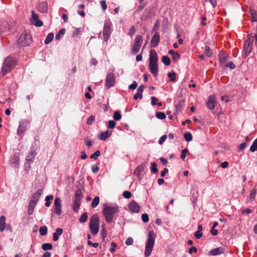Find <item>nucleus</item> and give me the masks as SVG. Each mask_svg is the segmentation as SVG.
I'll list each match as a JSON object with an SVG mask.
<instances>
[{"label": "nucleus", "instance_id": "f704fd0d", "mask_svg": "<svg viewBox=\"0 0 257 257\" xmlns=\"http://www.w3.org/2000/svg\"><path fill=\"white\" fill-rule=\"evenodd\" d=\"M53 199V196L52 195H50L47 196L46 197V198H45V201H46L45 206L46 207L50 206V205L51 204V202L50 201L52 200Z\"/></svg>", "mask_w": 257, "mask_h": 257}, {"label": "nucleus", "instance_id": "2eb2a0df", "mask_svg": "<svg viewBox=\"0 0 257 257\" xmlns=\"http://www.w3.org/2000/svg\"><path fill=\"white\" fill-rule=\"evenodd\" d=\"M55 206V212L58 215H60L61 214V200L60 198L57 197L55 198L54 201Z\"/></svg>", "mask_w": 257, "mask_h": 257}, {"label": "nucleus", "instance_id": "39448f33", "mask_svg": "<svg viewBox=\"0 0 257 257\" xmlns=\"http://www.w3.org/2000/svg\"><path fill=\"white\" fill-rule=\"evenodd\" d=\"M89 228L91 234L96 235L99 229V220L98 216L94 214L90 218Z\"/></svg>", "mask_w": 257, "mask_h": 257}, {"label": "nucleus", "instance_id": "20e7f679", "mask_svg": "<svg viewBox=\"0 0 257 257\" xmlns=\"http://www.w3.org/2000/svg\"><path fill=\"white\" fill-rule=\"evenodd\" d=\"M16 65V60L14 58L9 57L6 58L4 61L1 74L2 76H5L14 69Z\"/></svg>", "mask_w": 257, "mask_h": 257}, {"label": "nucleus", "instance_id": "72a5a7b5", "mask_svg": "<svg viewBox=\"0 0 257 257\" xmlns=\"http://www.w3.org/2000/svg\"><path fill=\"white\" fill-rule=\"evenodd\" d=\"M65 31H66V30L65 29H61V30H60L58 33V34H57L55 36L56 39L57 40H60L61 36L65 34Z\"/></svg>", "mask_w": 257, "mask_h": 257}, {"label": "nucleus", "instance_id": "f257e3e1", "mask_svg": "<svg viewBox=\"0 0 257 257\" xmlns=\"http://www.w3.org/2000/svg\"><path fill=\"white\" fill-rule=\"evenodd\" d=\"M118 211V206L117 205H108L104 204L102 212L107 223L112 222L114 215Z\"/></svg>", "mask_w": 257, "mask_h": 257}, {"label": "nucleus", "instance_id": "ddd939ff", "mask_svg": "<svg viewBox=\"0 0 257 257\" xmlns=\"http://www.w3.org/2000/svg\"><path fill=\"white\" fill-rule=\"evenodd\" d=\"M216 103V99L214 96L211 95L208 97L206 102L207 108L210 110L214 109Z\"/></svg>", "mask_w": 257, "mask_h": 257}, {"label": "nucleus", "instance_id": "338daca9", "mask_svg": "<svg viewBox=\"0 0 257 257\" xmlns=\"http://www.w3.org/2000/svg\"><path fill=\"white\" fill-rule=\"evenodd\" d=\"M138 98L141 99L143 98V94L137 92L134 96V99L137 100Z\"/></svg>", "mask_w": 257, "mask_h": 257}, {"label": "nucleus", "instance_id": "ea45409f", "mask_svg": "<svg viewBox=\"0 0 257 257\" xmlns=\"http://www.w3.org/2000/svg\"><path fill=\"white\" fill-rule=\"evenodd\" d=\"M87 218H88L87 214L86 212H84L81 215L79 220L80 222H81V223H84L87 221Z\"/></svg>", "mask_w": 257, "mask_h": 257}, {"label": "nucleus", "instance_id": "603ef678", "mask_svg": "<svg viewBox=\"0 0 257 257\" xmlns=\"http://www.w3.org/2000/svg\"><path fill=\"white\" fill-rule=\"evenodd\" d=\"M142 219L143 222L147 223L149 220V215L147 213H144L142 215Z\"/></svg>", "mask_w": 257, "mask_h": 257}, {"label": "nucleus", "instance_id": "7c9ffc66", "mask_svg": "<svg viewBox=\"0 0 257 257\" xmlns=\"http://www.w3.org/2000/svg\"><path fill=\"white\" fill-rule=\"evenodd\" d=\"M5 220H6V218L4 216H2L0 217V231L1 232L3 231L5 229Z\"/></svg>", "mask_w": 257, "mask_h": 257}, {"label": "nucleus", "instance_id": "423d86ee", "mask_svg": "<svg viewBox=\"0 0 257 257\" xmlns=\"http://www.w3.org/2000/svg\"><path fill=\"white\" fill-rule=\"evenodd\" d=\"M17 42L18 45L21 47L28 46L32 42L31 36L28 33H22Z\"/></svg>", "mask_w": 257, "mask_h": 257}, {"label": "nucleus", "instance_id": "69168bd1", "mask_svg": "<svg viewBox=\"0 0 257 257\" xmlns=\"http://www.w3.org/2000/svg\"><path fill=\"white\" fill-rule=\"evenodd\" d=\"M101 7L103 11H105L107 9V5L105 1H102L100 2Z\"/></svg>", "mask_w": 257, "mask_h": 257}, {"label": "nucleus", "instance_id": "a211bd4d", "mask_svg": "<svg viewBox=\"0 0 257 257\" xmlns=\"http://www.w3.org/2000/svg\"><path fill=\"white\" fill-rule=\"evenodd\" d=\"M37 8L38 11L41 13H47L48 12V4L46 2L40 3Z\"/></svg>", "mask_w": 257, "mask_h": 257}, {"label": "nucleus", "instance_id": "680f3d73", "mask_svg": "<svg viewBox=\"0 0 257 257\" xmlns=\"http://www.w3.org/2000/svg\"><path fill=\"white\" fill-rule=\"evenodd\" d=\"M194 236L197 239H199L202 236V233L201 231H197L194 233Z\"/></svg>", "mask_w": 257, "mask_h": 257}, {"label": "nucleus", "instance_id": "58836bf2", "mask_svg": "<svg viewBox=\"0 0 257 257\" xmlns=\"http://www.w3.org/2000/svg\"><path fill=\"white\" fill-rule=\"evenodd\" d=\"M184 138L185 140L188 142L191 141L193 139L191 134L189 132L185 133L184 134Z\"/></svg>", "mask_w": 257, "mask_h": 257}, {"label": "nucleus", "instance_id": "f03ea898", "mask_svg": "<svg viewBox=\"0 0 257 257\" xmlns=\"http://www.w3.org/2000/svg\"><path fill=\"white\" fill-rule=\"evenodd\" d=\"M158 57L155 50H151L149 57V69L151 72L156 77L158 74Z\"/></svg>", "mask_w": 257, "mask_h": 257}, {"label": "nucleus", "instance_id": "6e6552de", "mask_svg": "<svg viewBox=\"0 0 257 257\" xmlns=\"http://www.w3.org/2000/svg\"><path fill=\"white\" fill-rule=\"evenodd\" d=\"M82 198V195L80 191H77L75 192L74 199L72 205L73 210L75 212H77L79 209L81 199Z\"/></svg>", "mask_w": 257, "mask_h": 257}, {"label": "nucleus", "instance_id": "b1692460", "mask_svg": "<svg viewBox=\"0 0 257 257\" xmlns=\"http://www.w3.org/2000/svg\"><path fill=\"white\" fill-rule=\"evenodd\" d=\"M20 161V158L16 155H14L10 158V162L11 165H13V167H16L19 165Z\"/></svg>", "mask_w": 257, "mask_h": 257}, {"label": "nucleus", "instance_id": "0e129e2a", "mask_svg": "<svg viewBox=\"0 0 257 257\" xmlns=\"http://www.w3.org/2000/svg\"><path fill=\"white\" fill-rule=\"evenodd\" d=\"M133 239L132 237H130L126 239L125 241V244L127 245H130L133 244Z\"/></svg>", "mask_w": 257, "mask_h": 257}, {"label": "nucleus", "instance_id": "bf43d9fd", "mask_svg": "<svg viewBox=\"0 0 257 257\" xmlns=\"http://www.w3.org/2000/svg\"><path fill=\"white\" fill-rule=\"evenodd\" d=\"M167 138V136L166 135H164L162 136L160 138V139L159 141V144L160 145H162L164 143V142L166 141Z\"/></svg>", "mask_w": 257, "mask_h": 257}, {"label": "nucleus", "instance_id": "f3484780", "mask_svg": "<svg viewBox=\"0 0 257 257\" xmlns=\"http://www.w3.org/2000/svg\"><path fill=\"white\" fill-rule=\"evenodd\" d=\"M128 208L130 210L134 213L139 212L140 209V206L137 202L134 200H132L128 205Z\"/></svg>", "mask_w": 257, "mask_h": 257}, {"label": "nucleus", "instance_id": "412c9836", "mask_svg": "<svg viewBox=\"0 0 257 257\" xmlns=\"http://www.w3.org/2000/svg\"><path fill=\"white\" fill-rule=\"evenodd\" d=\"M42 193L43 190L42 189H39L37 190L35 193L33 194L30 201H33L34 203L37 204Z\"/></svg>", "mask_w": 257, "mask_h": 257}, {"label": "nucleus", "instance_id": "e433bc0d", "mask_svg": "<svg viewBox=\"0 0 257 257\" xmlns=\"http://www.w3.org/2000/svg\"><path fill=\"white\" fill-rule=\"evenodd\" d=\"M42 248L44 250H51L53 248V246L51 243H45L42 245Z\"/></svg>", "mask_w": 257, "mask_h": 257}, {"label": "nucleus", "instance_id": "a19ab883", "mask_svg": "<svg viewBox=\"0 0 257 257\" xmlns=\"http://www.w3.org/2000/svg\"><path fill=\"white\" fill-rule=\"evenodd\" d=\"M39 231L41 235H46L47 233V227L46 226H41L40 228Z\"/></svg>", "mask_w": 257, "mask_h": 257}, {"label": "nucleus", "instance_id": "bb28decb", "mask_svg": "<svg viewBox=\"0 0 257 257\" xmlns=\"http://www.w3.org/2000/svg\"><path fill=\"white\" fill-rule=\"evenodd\" d=\"M111 134H112L111 131H106L104 132H102V133H101V134L100 135V139L101 140L104 141L106 139H107L108 138L110 137V136L111 135Z\"/></svg>", "mask_w": 257, "mask_h": 257}, {"label": "nucleus", "instance_id": "4c0bfd02", "mask_svg": "<svg viewBox=\"0 0 257 257\" xmlns=\"http://www.w3.org/2000/svg\"><path fill=\"white\" fill-rule=\"evenodd\" d=\"M99 198L98 196L94 197L93 199L92 202L91 203V207L92 208L96 207L99 204Z\"/></svg>", "mask_w": 257, "mask_h": 257}, {"label": "nucleus", "instance_id": "a878e982", "mask_svg": "<svg viewBox=\"0 0 257 257\" xmlns=\"http://www.w3.org/2000/svg\"><path fill=\"white\" fill-rule=\"evenodd\" d=\"M145 166L143 165H141L138 166L134 171V174L137 176L138 178L140 177L141 174L144 170Z\"/></svg>", "mask_w": 257, "mask_h": 257}, {"label": "nucleus", "instance_id": "7ed1b4c3", "mask_svg": "<svg viewBox=\"0 0 257 257\" xmlns=\"http://www.w3.org/2000/svg\"><path fill=\"white\" fill-rule=\"evenodd\" d=\"M156 236V235L154 231L149 232L144 252L145 257H149L150 255L155 244Z\"/></svg>", "mask_w": 257, "mask_h": 257}, {"label": "nucleus", "instance_id": "c85d7f7f", "mask_svg": "<svg viewBox=\"0 0 257 257\" xmlns=\"http://www.w3.org/2000/svg\"><path fill=\"white\" fill-rule=\"evenodd\" d=\"M249 13L251 17L252 22H257V12L255 10L250 9H249Z\"/></svg>", "mask_w": 257, "mask_h": 257}, {"label": "nucleus", "instance_id": "1a4fd4ad", "mask_svg": "<svg viewBox=\"0 0 257 257\" xmlns=\"http://www.w3.org/2000/svg\"><path fill=\"white\" fill-rule=\"evenodd\" d=\"M111 23L109 21H105L104 22L103 30V38L105 42H107L111 33Z\"/></svg>", "mask_w": 257, "mask_h": 257}, {"label": "nucleus", "instance_id": "79ce46f5", "mask_svg": "<svg viewBox=\"0 0 257 257\" xmlns=\"http://www.w3.org/2000/svg\"><path fill=\"white\" fill-rule=\"evenodd\" d=\"M121 114L118 111H116L114 112L113 117L115 120H119L121 118Z\"/></svg>", "mask_w": 257, "mask_h": 257}, {"label": "nucleus", "instance_id": "2f4dec72", "mask_svg": "<svg viewBox=\"0 0 257 257\" xmlns=\"http://www.w3.org/2000/svg\"><path fill=\"white\" fill-rule=\"evenodd\" d=\"M162 61L166 66L170 65L171 63L170 59L167 56H163L162 58Z\"/></svg>", "mask_w": 257, "mask_h": 257}, {"label": "nucleus", "instance_id": "aec40b11", "mask_svg": "<svg viewBox=\"0 0 257 257\" xmlns=\"http://www.w3.org/2000/svg\"><path fill=\"white\" fill-rule=\"evenodd\" d=\"M228 59L229 56L227 53L224 52H221L220 53L219 62L222 67H223L224 65L226 63V62L228 60Z\"/></svg>", "mask_w": 257, "mask_h": 257}, {"label": "nucleus", "instance_id": "c9c22d12", "mask_svg": "<svg viewBox=\"0 0 257 257\" xmlns=\"http://www.w3.org/2000/svg\"><path fill=\"white\" fill-rule=\"evenodd\" d=\"M249 150L251 152L257 151V138L253 141L252 144L250 147Z\"/></svg>", "mask_w": 257, "mask_h": 257}, {"label": "nucleus", "instance_id": "dca6fc26", "mask_svg": "<svg viewBox=\"0 0 257 257\" xmlns=\"http://www.w3.org/2000/svg\"><path fill=\"white\" fill-rule=\"evenodd\" d=\"M10 25L6 21L0 22V34L3 33L8 32L10 31Z\"/></svg>", "mask_w": 257, "mask_h": 257}, {"label": "nucleus", "instance_id": "864d4df0", "mask_svg": "<svg viewBox=\"0 0 257 257\" xmlns=\"http://www.w3.org/2000/svg\"><path fill=\"white\" fill-rule=\"evenodd\" d=\"M122 195L125 198L129 199L132 196V193L130 191H125L123 192Z\"/></svg>", "mask_w": 257, "mask_h": 257}, {"label": "nucleus", "instance_id": "6e6d98bb", "mask_svg": "<svg viewBox=\"0 0 257 257\" xmlns=\"http://www.w3.org/2000/svg\"><path fill=\"white\" fill-rule=\"evenodd\" d=\"M101 238L103 241H105V237L106 236V231L104 227H102L101 230Z\"/></svg>", "mask_w": 257, "mask_h": 257}, {"label": "nucleus", "instance_id": "052dcab7", "mask_svg": "<svg viewBox=\"0 0 257 257\" xmlns=\"http://www.w3.org/2000/svg\"><path fill=\"white\" fill-rule=\"evenodd\" d=\"M108 127L110 128H113L115 127L116 123L114 120H110L108 121Z\"/></svg>", "mask_w": 257, "mask_h": 257}, {"label": "nucleus", "instance_id": "0eeeda50", "mask_svg": "<svg viewBox=\"0 0 257 257\" xmlns=\"http://www.w3.org/2000/svg\"><path fill=\"white\" fill-rule=\"evenodd\" d=\"M142 43V37L140 35L136 36L131 49V54L132 55H136L139 52Z\"/></svg>", "mask_w": 257, "mask_h": 257}, {"label": "nucleus", "instance_id": "9d476101", "mask_svg": "<svg viewBox=\"0 0 257 257\" xmlns=\"http://www.w3.org/2000/svg\"><path fill=\"white\" fill-rule=\"evenodd\" d=\"M115 83V79L114 77V75L110 73H108L105 79V86L107 88H110V87L113 86Z\"/></svg>", "mask_w": 257, "mask_h": 257}, {"label": "nucleus", "instance_id": "393cba45", "mask_svg": "<svg viewBox=\"0 0 257 257\" xmlns=\"http://www.w3.org/2000/svg\"><path fill=\"white\" fill-rule=\"evenodd\" d=\"M168 53L171 55L172 56V59L174 61H177L178 60L180 59L181 56L179 53L177 52H175L172 50L169 51Z\"/></svg>", "mask_w": 257, "mask_h": 257}, {"label": "nucleus", "instance_id": "c756f323", "mask_svg": "<svg viewBox=\"0 0 257 257\" xmlns=\"http://www.w3.org/2000/svg\"><path fill=\"white\" fill-rule=\"evenodd\" d=\"M53 38H54V34L53 33H49L45 40V43L46 44H49L52 41V40H53Z\"/></svg>", "mask_w": 257, "mask_h": 257}, {"label": "nucleus", "instance_id": "de8ad7c7", "mask_svg": "<svg viewBox=\"0 0 257 257\" xmlns=\"http://www.w3.org/2000/svg\"><path fill=\"white\" fill-rule=\"evenodd\" d=\"M223 67H229L231 69H234L236 67L235 65L231 61L226 63Z\"/></svg>", "mask_w": 257, "mask_h": 257}, {"label": "nucleus", "instance_id": "cd10ccee", "mask_svg": "<svg viewBox=\"0 0 257 257\" xmlns=\"http://www.w3.org/2000/svg\"><path fill=\"white\" fill-rule=\"evenodd\" d=\"M36 204L34 203L33 201H30L28 209V214L29 215H31L33 214L34 212V208L36 206Z\"/></svg>", "mask_w": 257, "mask_h": 257}, {"label": "nucleus", "instance_id": "4d7b16f0", "mask_svg": "<svg viewBox=\"0 0 257 257\" xmlns=\"http://www.w3.org/2000/svg\"><path fill=\"white\" fill-rule=\"evenodd\" d=\"M95 120V117L93 115H91L87 119V124L90 125Z\"/></svg>", "mask_w": 257, "mask_h": 257}, {"label": "nucleus", "instance_id": "6ab92c4d", "mask_svg": "<svg viewBox=\"0 0 257 257\" xmlns=\"http://www.w3.org/2000/svg\"><path fill=\"white\" fill-rule=\"evenodd\" d=\"M224 252L225 248L219 247L211 250L209 252V254L210 255L215 256L223 253Z\"/></svg>", "mask_w": 257, "mask_h": 257}, {"label": "nucleus", "instance_id": "8fccbe9b", "mask_svg": "<svg viewBox=\"0 0 257 257\" xmlns=\"http://www.w3.org/2000/svg\"><path fill=\"white\" fill-rule=\"evenodd\" d=\"M256 194V190L255 188H253L249 194V198L250 199H254Z\"/></svg>", "mask_w": 257, "mask_h": 257}, {"label": "nucleus", "instance_id": "4468645a", "mask_svg": "<svg viewBox=\"0 0 257 257\" xmlns=\"http://www.w3.org/2000/svg\"><path fill=\"white\" fill-rule=\"evenodd\" d=\"M252 47V42L248 38L244 43L243 49L245 54L247 56L251 51Z\"/></svg>", "mask_w": 257, "mask_h": 257}, {"label": "nucleus", "instance_id": "e2e57ef3", "mask_svg": "<svg viewBox=\"0 0 257 257\" xmlns=\"http://www.w3.org/2000/svg\"><path fill=\"white\" fill-rule=\"evenodd\" d=\"M151 103L153 105H157L158 99L155 96L151 97Z\"/></svg>", "mask_w": 257, "mask_h": 257}, {"label": "nucleus", "instance_id": "a18cd8bd", "mask_svg": "<svg viewBox=\"0 0 257 257\" xmlns=\"http://www.w3.org/2000/svg\"><path fill=\"white\" fill-rule=\"evenodd\" d=\"M151 170L154 173H157L158 172V169L157 168V164L155 162L151 163Z\"/></svg>", "mask_w": 257, "mask_h": 257}, {"label": "nucleus", "instance_id": "49530a36", "mask_svg": "<svg viewBox=\"0 0 257 257\" xmlns=\"http://www.w3.org/2000/svg\"><path fill=\"white\" fill-rule=\"evenodd\" d=\"M100 152L99 150H97L90 156V158L97 160L98 157L100 156Z\"/></svg>", "mask_w": 257, "mask_h": 257}, {"label": "nucleus", "instance_id": "09e8293b", "mask_svg": "<svg viewBox=\"0 0 257 257\" xmlns=\"http://www.w3.org/2000/svg\"><path fill=\"white\" fill-rule=\"evenodd\" d=\"M185 104V100L184 99H181L178 102V104L176 105V107L177 109H181V108Z\"/></svg>", "mask_w": 257, "mask_h": 257}, {"label": "nucleus", "instance_id": "c03bdc74", "mask_svg": "<svg viewBox=\"0 0 257 257\" xmlns=\"http://www.w3.org/2000/svg\"><path fill=\"white\" fill-rule=\"evenodd\" d=\"M168 76L171 81H175L176 80V73L174 72H169L168 73Z\"/></svg>", "mask_w": 257, "mask_h": 257}, {"label": "nucleus", "instance_id": "5fc2aeb1", "mask_svg": "<svg viewBox=\"0 0 257 257\" xmlns=\"http://www.w3.org/2000/svg\"><path fill=\"white\" fill-rule=\"evenodd\" d=\"M205 53L208 57H211L212 53L210 51V49L209 46H206L205 48Z\"/></svg>", "mask_w": 257, "mask_h": 257}, {"label": "nucleus", "instance_id": "13d9d810", "mask_svg": "<svg viewBox=\"0 0 257 257\" xmlns=\"http://www.w3.org/2000/svg\"><path fill=\"white\" fill-rule=\"evenodd\" d=\"M111 247L110 248L109 251L111 252H113L116 250V247H117V244L115 242H112L111 243Z\"/></svg>", "mask_w": 257, "mask_h": 257}, {"label": "nucleus", "instance_id": "4be33fe9", "mask_svg": "<svg viewBox=\"0 0 257 257\" xmlns=\"http://www.w3.org/2000/svg\"><path fill=\"white\" fill-rule=\"evenodd\" d=\"M160 35L158 33H156L152 37L151 41V46L153 47H157L160 42Z\"/></svg>", "mask_w": 257, "mask_h": 257}, {"label": "nucleus", "instance_id": "9b49d317", "mask_svg": "<svg viewBox=\"0 0 257 257\" xmlns=\"http://www.w3.org/2000/svg\"><path fill=\"white\" fill-rule=\"evenodd\" d=\"M32 17L31 18V22L36 27H41L43 26V22L39 19V16L36 14L34 11H32Z\"/></svg>", "mask_w": 257, "mask_h": 257}, {"label": "nucleus", "instance_id": "5701e85b", "mask_svg": "<svg viewBox=\"0 0 257 257\" xmlns=\"http://www.w3.org/2000/svg\"><path fill=\"white\" fill-rule=\"evenodd\" d=\"M63 229L61 228H58L56 229V231L53 233V239L54 241H57L59 238V236L61 235L63 233Z\"/></svg>", "mask_w": 257, "mask_h": 257}, {"label": "nucleus", "instance_id": "3c124183", "mask_svg": "<svg viewBox=\"0 0 257 257\" xmlns=\"http://www.w3.org/2000/svg\"><path fill=\"white\" fill-rule=\"evenodd\" d=\"M187 153H188V150L187 149H184L182 151L181 154V159L182 160H184L185 159Z\"/></svg>", "mask_w": 257, "mask_h": 257}, {"label": "nucleus", "instance_id": "37998d69", "mask_svg": "<svg viewBox=\"0 0 257 257\" xmlns=\"http://www.w3.org/2000/svg\"><path fill=\"white\" fill-rule=\"evenodd\" d=\"M157 118L160 119H164L166 118V114L163 112H157L156 113Z\"/></svg>", "mask_w": 257, "mask_h": 257}, {"label": "nucleus", "instance_id": "473e14b6", "mask_svg": "<svg viewBox=\"0 0 257 257\" xmlns=\"http://www.w3.org/2000/svg\"><path fill=\"white\" fill-rule=\"evenodd\" d=\"M152 10L150 8L146 9L144 12V15L142 16L141 17L142 20H145L147 18V17L150 16L152 14Z\"/></svg>", "mask_w": 257, "mask_h": 257}, {"label": "nucleus", "instance_id": "f8f14e48", "mask_svg": "<svg viewBox=\"0 0 257 257\" xmlns=\"http://www.w3.org/2000/svg\"><path fill=\"white\" fill-rule=\"evenodd\" d=\"M37 148H32L31 152L26 157V160L27 165H29L30 166V164L33 162L34 158L37 154Z\"/></svg>", "mask_w": 257, "mask_h": 257}, {"label": "nucleus", "instance_id": "774afa93", "mask_svg": "<svg viewBox=\"0 0 257 257\" xmlns=\"http://www.w3.org/2000/svg\"><path fill=\"white\" fill-rule=\"evenodd\" d=\"M138 84L136 81H134L133 83L129 85V89H135L137 88Z\"/></svg>", "mask_w": 257, "mask_h": 257}]
</instances>
